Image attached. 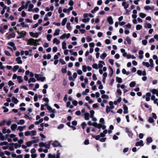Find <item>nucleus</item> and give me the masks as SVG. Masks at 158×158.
I'll return each mask as SVG.
<instances>
[{"label":"nucleus","instance_id":"obj_26","mask_svg":"<svg viewBox=\"0 0 158 158\" xmlns=\"http://www.w3.org/2000/svg\"><path fill=\"white\" fill-rule=\"evenodd\" d=\"M43 58L44 59H47L49 60L51 58V55L50 54H48L47 55L46 54H44L43 56Z\"/></svg>","mask_w":158,"mask_h":158},{"label":"nucleus","instance_id":"obj_16","mask_svg":"<svg viewBox=\"0 0 158 158\" xmlns=\"http://www.w3.org/2000/svg\"><path fill=\"white\" fill-rule=\"evenodd\" d=\"M3 133L5 134L6 133H10L11 132L10 130L9 129H6V128H4L2 129Z\"/></svg>","mask_w":158,"mask_h":158},{"label":"nucleus","instance_id":"obj_3","mask_svg":"<svg viewBox=\"0 0 158 158\" xmlns=\"http://www.w3.org/2000/svg\"><path fill=\"white\" fill-rule=\"evenodd\" d=\"M7 44L8 45L10 46L12 48H11L10 47H7V48L8 49H10L12 51H15L17 50V48L15 46V44L13 42H9Z\"/></svg>","mask_w":158,"mask_h":158},{"label":"nucleus","instance_id":"obj_6","mask_svg":"<svg viewBox=\"0 0 158 158\" xmlns=\"http://www.w3.org/2000/svg\"><path fill=\"white\" fill-rule=\"evenodd\" d=\"M17 32L19 35L17 38V39H20L23 38L25 37L26 35V32L25 31H22L21 32H19V31H17Z\"/></svg>","mask_w":158,"mask_h":158},{"label":"nucleus","instance_id":"obj_44","mask_svg":"<svg viewBox=\"0 0 158 158\" xmlns=\"http://www.w3.org/2000/svg\"><path fill=\"white\" fill-rule=\"evenodd\" d=\"M116 80L117 82H118V83H121L122 82V80L121 78L118 77H116Z\"/></svg>","mask_w":158,"mask_h":158},{"label":"nucleus","instance_id":"obj_59","mask_svg":"<svg viewBox=\"0 0 158 158\" xmlns=\"http://www.w3.org/2000/svg\"><path fill=\"white\" fill-rule=\"evenodd\" d=\"M52 37V35L50 34L47 35L46 36L47 39L48 41H50L51 40Z\"/></svg>","mask_w":158,"mask_h":158},{"label":"nucleus","instance_id":"obj_14","mask_svg":"<svg viewBox=\"0 0 158 158\" xmlns=\"http://www.w3.org/2000/svg\"><path fill=\"white\" fill-rule=\"evenodd\" d=\"M99 64L98 65V67L99 69H101L102 68L103 65H105V63L103 61L101 60L99 61Z\"/></svg>","mask_w":158,"mask_h":158},{"label":"nucleus","instance_id":"obj_34","mask_svg":"<svg viewBox=\"0 0 158 158\" xmlns=\"http://www.w3.org/2000/svg\"><path fill=\"white\" fill-rule=\"evenodd\" d=\"M107 133V130H104L103 132L102 133H101L100 134V136L102 137H104L105 136L106 134Z\"/></svg>","mask_w":158,"mask_h":158},{"label":"nucleus","instance_id":"obj_1","mask_svg":"<svg viewBox=\"0 0 158 158\" xmlns=\"http://www.w3.org/2000/svg\"><path fill=\"white\" fill-rule=\"evenodd\" d=\"M6 137H9L10 138H7V140L8 142H11L12 141L11 139H13V140L14 142H16L17 141L18 139L16 137V135L13 134H10L9 135H6Z\"/></svg>","mask_w":158,"mask_h":158},{"label":"nucleus","instance_id":"obj_43","mask_svg":"<svg viewBox=\"0 0 158 158\" xmlns=\"http://www.w3.org/2000/svg\"><path fill=\"white\" fill-rule=\"evenodd\" d=\"M33 143V142L32 141H28L26 143V145H27V147H30L32 144Z\"/></svg>","mask_w":158,"mask_h":158},{"label":"nucleus","instance_id":"obj_22","mask_svg":"<svg viewBox=\"0 0 158 158\" xmlns=\"http://www.w3.org/2000/svg\"><path fill=\"white\" fill-rule=\"evenodd\" d=\"M143 52L141 50H140L139 52V57L140 59H142L143 58Z\"/></svg>","mask_w":158,"mask_h":158},{"label":"nucleus","instance_id":"obj_37","mask_svg":"<svg viewBox=\"0 0 158 158\" xmlns=\"http://www.w3.org/2000/svg\"><path fill=\"white\" fill-rule=\"evenodd\" d=\"M62 48L63 49H66L67 47L66 46V44L65 41L63 42L62 43Z\"/></svg>","mask_w":158,"mask_h":158},{"label":"nucleus","instance_id":"obj_57","mask_svg":"<svg viewBox=\"0 0 158 158\" xmlns=\"http://www.w3.org/2000/svg\"><path fill=\"white\" fill-rule=\"evenodd\" d=\"M35 139L32 140V141L33 143H37L39 141V139L38 137L34 138Z\"/></svg>","mask_w":158,"mask_h":158},{"label":"nucleus","instance_id":"obj_7","mask_svg":"<svg viewBox=\"0 0 158 158\" xmlns=\"http://www.w3.org/2000/svg\"><path fill=\"white\" fill-rule=\"evenodd\" d=\"M82 71L84 72H87V70L89 71H91L92 70L91 67L89 66H87L85 65H83L82 66Z\"/></svg>","mask_w":158,"mask_h":158},{"label":"nucleus","instance_id":"obj_18","mask_svg":"<svg viewBox=\"0 0 158 158\" xmlns=\"http://www.w3.org/2000/svg\"><path fill=\"white\" fill-rule=\"evenodd\" d=\"M124 111L123 113L124 114H127L128 113V107L125 104H123V106Z\"/></svg>","mask_w":158,"mask_h":158},{"label":"nucleus","instance_id":"obj_30","mask_svg":"<svg viewBox=\"0 0 158 158\" xmlns=\"http://www.w3.org/2000/svg\"><path fill=\"white\" fill-rule=\"evenodd\" d=\"M144 9L146 10H154V8L153 7H151L149 6H146L144 7Z\"/></svg>","mask_w":158,"mask_h":158},{"label":"nucleus","instance_id":"obj_9","mask_svg":"<svg viewBox=\"0 0 158 158\" xmlns=\"http://www.w3.org/2000/svg\"><path fill=\"white\" fill-rule=\"evenodd\" d=\"M70 36V33H64L62 35L60 36V38L61 39L63 40L65 38L68 39Z\"/></svg>","mask_w":158,"mask_h":158},{"label":"nucleus","instance_id":"obj_55","mask_svg":"<svg viewBox=\"0 0 158 158\" xmlns=\"http://www.w3.org/2000/svg\"><path fill=\"white\" fill-rule=\"evenodd\" d=\"M126 40L129 44H131V40L129 37H127L126 39Z\"/></svg>","mask_w":158,"mask_h":158},{"label":"nucleus","instance_id":"obj_27","mask_svg":"<svg viewBox=\"0 0 158 158\" xmlns=\"http://www.w3.org/2000/svg\"><path fill=\"white\" fill-rule=\"evenodd\" d=\"M11 144L13 145L15 149H17L18 148H19L21 146V145L18 143H12Z\"/></svg>","mask_w":158,"mask_h":158},{"label":"nucleus","instance_id":"obj_42","mask_svg":"<svg viewBox=\"0 0 158 158\" xmlns=\"http://www.w3.org/2000/svg\"><path fill=\"white\" fill-rule=\"evenodd\" d=\"M67 20V19L66 18L64 19L62 22L61 25L62 26H64L65 25Z\"/></svg>","mask_w":158,"mask_h":158},{"label":"nucleus","instance_id":"obj_25","mask_svg":"<svg viewBox=\"0 0 158 158\" xmlns=\"http://www.w3.org/2000/svg\"><path fill=\"white\" fill-rule=\"evenodd\" d=\"M121 52L123 53V56L124 57H127V55L128 54H127V52H125V50L123 48H121L120 49Z\"/></svg>","mask_w":158,"mask_h":158},{"label":"nucleus","instance_id":"obj_52","mask_svg":"<svg viewBox=\"0 0 158 158\" xmlns=\"http://www.w3.org/2000/svg\"><path fill=\"white\" fill-rule=\"evenodd\" d=\"M109 104L110 106L109 107L111 110L114 108V106L113 105V103L112 102L110 101L109 102Z\"/></svg>","mask_w":158,"mask_h":158},{"label":"nucleus","instance_id":"obj_53","mask_svg":"<svg viewBox=\"0 0 158 158\" xmlns=\"http://www.w3.org/2000/svg\"><path fill=\"white\" fill-rule=\"evenodd\" d=\"M66 28L68 30H70L71 29V27L70 26V23L69 22L67 23L66 24Z\"/></svg>","mask_w":158,"mask_h":158},{"label":"nucleus","instance_id":"obj_50","mask_svg":"<svg viewBox=\"0 0 158 158\" xmlns=\"http://www.w3.org/2000/svg\"><path fill=\"white\" fill-rule=\"evenodd\" d=\"M36 81V79L34 78H31L29 79L28 82L30 83L31 82H35Z\"/></svg>","mask_w":158,"mask_h":158},{"label":"nucleus","instance_id":"obj_38","mask_svg":"<svg viewBox=\"0 0 158 158\" xmlns=\"http://www.w3.org/2000/svg\"><path fill=\"white\" fill-rule=\"evenodd\" d=\"M106 56V53H103L100 55V57L102 60H104Z\"/></svg>","mask_w":158,"mask_h":158},{"label":"nucleus","instance_id":"obj_63","mask_svg":"<svg viewBox=\"0 0 158 158\" xmlns=\"http://www.w3.org/2000/svg\"><path fill=\"white\" fill-rule=\"evenodd\" d=\"M101 97L103 99H108L109 98L108 96L106 94L102 95Z\"/></svg>","mask_w":158,"mask_h":158},{"label":"nucleus","instance_id":"obj_23","mask_svg":"<svg viewBox=\"0 0 158 158\" xmlns=\"http://www.w3.org/2000/svg\"><path fill=\"white\" fill-rule=\"evenodd\" d=\"M16 61L17 64H21L23 62L21 59V58L20 57H18L16 59Z\"/></svg>","mask_w":158,"mask_h":158},{"label":"nucleus","instance_id":"obj_28","mask_svg":"<svg viewBox=\"0 0 158 158\" xmlns=\"http://www.w3.org/2000/svg\"><path fill=\"white\" fill-rule=\"evenodd\" d=\"M17 125L15 124H13L11 126V129L12 131H14L17 128Z\"/></svg>","mask_w":158,"mask_h":158},{"label":"nucleus","instance_id":"obj_19","mask_svg":"<svg viewBox=\"0 0 158 158\" xmlns=\"http://www.w3.org/2000/svg\"><path fill=\"white\" fill-rule=\"evenodd\" d=\"M52 141L47 142L45 143V147L47 149H49Z\"/></svg>","mask_w":158,"mask_h":158},{"label":"nucleus","instance_id":"obj_24","mask_svg":"<svg viewBox=\"0 0 158 158\" xmlns=\"http://www.w3.org/2000/svg\"><path fill=\"white\" fill-rule=\"evenodd\" d=\"M60 29H56L55 30V32L53 33V35L54 36H57L59 35L60 32Z\"/></svg>","mask_w":158,"mask_h":158},{"label":"nucleus","instance_id":"obj_60","mask_svg":"<svg viewBox=\"0 0 158 158\" xmlns=\"http://www.w3.org/2000/svg\"><path fill=\"white\" fill-rule=\"evenodd\" d=\"M149 62L150 63V67H153L154 66V64L153 63V60L152 59H150L149 60Z\"/></svg>","mask_w":158,"mask_h":158},{"label":"nucleus","instance_id":"obj_33","mask_svg":"<svg viewBox=\"0 0 158 158\" xmlns=\"http://www.w3.org/2000/svg\"><path fill=\"white\" fill-rule=\"evenodd\" d=\"M34 7V5L33 4L30 3L29 6V8L28 10V11L29 12H31L32 11V8Z\"/></svg>","mask_w":158,"mask_h":158},{"label":"nucleus","instance_id":"obj_62","mask_svg":"<svg viewBox=\"0 0 158 158\" xmlns=\"http://www.w3.org/2000/svg\"><path fill=\"white\" fill-rule=\"evenodd\" d=\"M5 54L6 55L8 56H11V54L10 53V52L8 51L5 50L4 52Z\"/></svg>","mask_w":158,"mask_h":158},{"label":"nucleus","instance_id":"obj_4","mask_svg":"<svg viewBox=\"0 0 158 158\" xmlns=\"http://www.w3.org/2000/svg\"><path fill=\"white\" fill-rule=\"evenodd\" d=\"M35 76L37 81H40L42 82H43L46 79L45 77H42V76L40 74H35Z\"/></svg>","mask_w":158,"mask_h":158},{"label":"nucleus","instance_id":"obj_36","mask_svg":"<svg viewBox=\"0 0 158 158\" xmlns=\"http://www.w3.org/2000/svg\"><path fill=\"white\" fill-rule=\"evenodd\" d=\"M127 58L128 59L131 58L132 59H135L136 57L134 56L133 55H131L130 54H128L127 56Z\"/></svg>","mask_w":158,"mask_h":158},{"label":"nucleus","instance_id":"obj_49","mask_svg":"<svg viewBox=\"0 0 158 158\" xmlns=\"http://www.w3.org/2000/svg\"><path fill=\"white\" fill-rule=\"evenodd\" d=\"M122 72L123 74H126L127 75H129L130 73L129 72H127L125 69H123L122 70Z\"/></svg>","mask_w":158,"mask_h":158},{"label":"nucleus","instance_id":"obj_39","mask_svg":"<svg viewBox=\"0 0 158 158\" xmlns=\"http://www.w3.org/2000/svg\"><path fill=\"white\" fill-rule=\"evenodd\" d=\"M144 27L145 28H151L152 27V25L150 23H145Z\"/></svg>","mask_w":158,"mask_h":158},{"label":"nucleus","instance_id":"obj_10","mask_svg":"<svg viewBox=\"0 0 158 158\" xmlns=\"http://www.w3.org/2000/svg\"><path fill=\"white\" fill-rule=\"evenodd\" d=\"M52 144L54 147H61L60 143L57 141H55L52 143Z\"/></svg>","mask_w":158,"mask_h":158},{"label":"nucleus","instance_id":"obj_46","mask_svg":"<svg viewBox=\"0 0 158 158\" xmlns=\"http://www.w3.org/2000/svg\"><path fill=\"white\" fill-rule=\"evenodd\" d=\"M90 19L89 18H84L82 19V21L84 23H86L89 22Z\"/></svg>","mask_w":158,"mask_h":158},{"label":"nucleus","instance_id":"obj_47","mask_svg":"<svg viewBox=\"0 0 158 158\" xmlns=\"http://www.w3.org/2000/svg\"><path fill=\"white\" fill-rule=\"evenodd\" d=\"M142 64L143 65L146 66L147 67H149L150 66V65L148 62H143Z\"/></svg>","mask_w":158,"mask_h":158},{"label":"nucleus","instance_id":"obj_11","mask_svg":"<svg viewBox=\"0 0 158 158\" xmlns=\"http://www.w3.org/2000/svg\"><path fill=\"white\" fill-rule=\"evenodd\" d=\"M47 110L49 111V112L50 113H56V110L55 109H52L50 106H47Z\"/></svg>","mask_w":158,"mask_h":158},{"label":"nucleus","instance_id":"obj_13","mask_svg":"<svg viewBox=\"0 0 158 158\" xmlns=\"http://www.w3.org/2000/svg\"><path fill=\"white\" fill-rule=\"evenodd\" d=\"M137 73L139 75H143V76H145L146 75V72L145 71H142L140 70H138L137 72Z\"/></svg>","mask_w":158,"mask_h":158},{"label":"nucleus","instance_id":"obj_40","mask_svg":"<svg viewBox=\"0 0 158 158\" xmlns=\"http://www.w3.org/2000/svg\"><path fill=\"white\" fill-rule=\"evenodd\" d=\"M146 141L147 143H152V137H149L146 139Z\"/></svg>","mask_w":158,"mask_h":158},{"label":"nucleus","instance_id":"obj_54","mask_svg":"<svg viewBox=\"0 0 158 158\" xmlns=\"http://www.w3.org/2000/svg\"><path fill=\"white\" fill-rule=\"evenodd\" d=\"M146 16V15L143 13H139V16L142 18H144Z\"/></svg>","mask_w":158,"mask_h":158},{"label":"nucleus","instance_id":"obj_21","mask_svg":"<svg viewBox=\"0 0 158 158\" xmlns=\"http://www.w3.org/2000/svg\"><path fill=\"white\" fill-rule=\"evenodd\" d=\"M53 44H56V45H58L60 44V42L59 40L55 38L53 39Z\"/></svg>","mask_w":158,"mask_h":158},{"label":"nucleus","instance_id":"obj_45","mask_svg":"<svg viewBox=\"0 0 158 158\" xmlns=\"http://www.w3.org/2000/svg\"><path fill=\"white\" fill-rule=\"evenodd\" d=\"M31 2L30 1L28 0L27 1L25 5L24 6V8L27 9L28 7L29 6L30 3Z\"/></svg>","mask_w":158,"mask_h":158},{"label":"nucleus","instance_id":"obj_8","mask_svg":"<svg viewBox=\"0 0 158 158\" xmlns=\"http://www.w3.org/2000/svg\"><path fill=\"white\" fill-rule=\"evenodd\" d=\"M29 34L31 37L37 38L38 37L39 35L41 34V32H39V33L36 32L34 33L32 32H31L29 33Z\"/></svg>","mask_w":158,"mask_h":158},{"label":"nucleus","instance_id":"obj_2","mask_svg":"<svg viewBox=\"0 0 158 158\" xmlns=\"http://www.w3.org/2000/svg\"><path fill=\"white\" fill-rule=\"evenodd\" d=\"M26 41L27 45L34 46H36L39 45V44L35 41V40L32 38H30L28 40L27 39Z\"/></svg>","mask_w":158,"mask_h":158},{"label":"nucleus","instance_id":"obj_56","mask_svg":"<svg viewBox=\"0 0 158 158\" xmlns=\"http://www.w3.org/2000/svg\"><path fill=\"white\" fill-rule=\"evenodd\" d=\"M8 143L7 142L4 141L2 142H1L0 143V145L1 146H3V145H6L8 146Z\"/></svg>","mask_w":158,"mask_h":158},{"label":"nucleus","instance_id":"obj_64","mask_svg":"<svg viewBox=\"0 0 158 158\" xmlns=\"http://www.w3.org/2000/svg\"><path fill=\"white\" fill-rule=\"evenodd\" d=\"M48 157L51 158H56V156L55 154L52 155L51 154H49L48 155Z\"/></svg>","mask_w":158,"mask_h":158},{"label":"nucleus","instance_id":"obj_61","mask_svg":"<svg viewBox=\"0 0 158 158\" xmlns=\"http://www.w3.org/2000/svg\"><path fill=\"white\" fill-rule=\"evenodd\" d=\"M100 123H101V124L103 125H105V122H104V120L103 118H101L99 120Z\"/></svg>","mask_w":158,"mask_h":158},{"label":"nucleus","instance_id":"obj_41","mask_svg":"<svg viewBox=\"0 0 158 158\" xmlns=\"http://www.w3.org/2000/svg\"><path fill=\"white\" fill-rule=\"evenodd\" d=\"M25 123V121L23 119H21L19 121L17 122V123L18 125H22Z\"/></svg>","mask_w":158,"mask_h":158},{"label":"nucleus","instance_id":"obj_5","mask_svg":"<svg viewBox=\"0 0 158 158\" xmlns=\"http://www.w3.org/2000/svg\"><path fill=\"white\" fill-rule=\"evenodd\" d=\"M36 134V132L35 130H33L31 131H27L25 133V135L26 136L30 135L31 136H33L35 135Z\"/></svg>","mask_w":158,"mask_h":158},{"label":"nucleus","instance_id":"obj_17","mask_svg":"<svg viewBox=\"0 0 158 158\" xmlns=\"http://www.w3.org/2000/svg\"><path fill=\"white\" fill-rule=\"evenodd\" d=\"M107 21L110 24H112L113 23V19L112 17L111 16H110L108 17Z\"/></svg>","mask_w":158,"mask_h":158},{"label":"nucleus","instance_id":"obj_51","mask_svg":"<svg viewBox=\"0 0 158 158\" xmlns=\"http://www.w3.org/2000/svg\"><path fill=\"white\" fill-rule=\"evenodd\" d=\"M99 10V7H98L96 6L94 8L93 10H92L91 11V12L92 13H94L95 12Z\"/></svg>","mask_w":158,"mask_h":158},{"label":"nucleus","instance_id":"obj_29","mask_svg":"<svg viewBox=\"0 0 158 158\" xmlns=\"http://www.w3.org/2000/svg\"><path fill=\"white\" fill-rule=\"evenodd\" d=\"M84 118L86 120H88L89 119V114L88 113H85L84 114Z\"/></svg>","mask_w":158,"mask_h":158},{"label":"nucleus","instance_id":"obj_15","mask_svg":"<svg viewBox=\"0 0 158 158\" xmlns=\"http://www.w3.org/2000/svg\"><path fill=\"white\" fill-rule=\"evenodd\" d=\"M143 142L142 140H140V141L137 142L135 144L136 146H143Z\"/></svg>","mask_w":158,"mask_h":158},{"label":"nucleus","instance_id":"obj_58","mask_svg":"<svg viewBox=\"0 0 158 158\" xmlns=\"http://www.w3.org/2000/svg\"><path fill=\"white\" fill-rule=\"evenodd\" d=\"M136 83L135 81H133L131 82L130 84L129 85L130 87H134Z\"/></svg>","mask_w":158,"mask_h":158},{"label":"nucleus","instance_id":"obj_12","mask_svg":"<svg viewBox=\"0 0 158 158\" xmlns=\"http://www.w3.org/2000/svg\"><path fill=\"white\" fill-rule=\"evenodd\" d=\"M122 6L125 9H127L129 6V4L126 2L124 1L122 3Z\"/></svg>","mask_w":158,"mask_h":158},{"label":"nucleus","instance_id":"obj_32","mask_svg":"<svg viewBox=\"0 0 158 158\" xmlns=\"http://www.w3.org/2000/svg\"><path fill=\"white\" fill-rule=\"evenodd\" d=\"M17 79L18 80V82L19 83H20L23 81V80L21 76H18Z\"/></svg>","mask_w":158,"mask_h":158},{"label":"nucleus","instance_id":"obj_48","mask_svg":"<svg viewBox=\"0 0 158 158\" xmlns=\"http://www.w3.org/2000/svg\"><path fill=\"white\" fill-rule=\"evenodd\" d=\"M89 89H86L85 91H83L82 92V94L83 95H87V93L89 92Z\"/></svg>","mask_w":158,"mask_h":158},{"label":"nucleus","instance_id":"obj_35","mask_svg":"<svg viewBox=\"0 0 158 158\" xmlns=\"http://www.w3.org/2000/svg\"><path fill=\"white\" fill-rule=\"evenodd\" d=\"M19 68V66L18 65H16L13 67L12 69L13 72H15Z\"/></svg>","mask_w":158,"mask_h":158},{"label":"nucleus","instance_id":"obj_31","mask_svg":"<svg viewBox=\"0 0 158 158\" xmlns=\"http://www.w3.org/2000/svg\"><path fill=\"white\" fill-rule=\"evenodd\" d=\"M12 102L15 104H17L19 102V100L17 99L14 97L12 98Z\"/></svg>","mask_w":158,"mask_h":158},{"label":"nucleus","instance_id":"obj_20","mask_svg":"<svg viewBox=\"0 0 158 158\" xmlns=\"http://www.w3.org/2000/svg\"><path fill=\"white\" fill-rule=\"evenodd\" d=\"M96 127L99 129L102 128L103 130H105L106 128V126L105 125H102L101 124H98Z\"/></svg>","mask_w":158,"mask_h":158}]
</instances>
